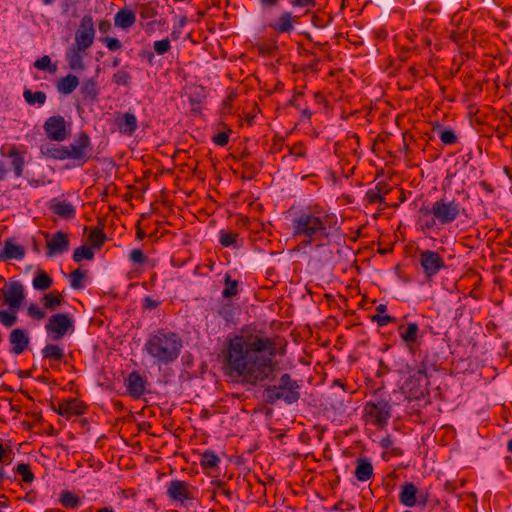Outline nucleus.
Here are the masks:
<instances>
[{"mask_svg":"<svg viewBox=\"0 0 512 512\" xmlns=\"http://www.w3.org/2000/svg\"><path fill=\"white\" fill-rule=\"evenodd\" d=\"M237 237H238V234H236V233L221 230L219 242L224 247H230L236 243Z\"/></svg>","mask_w":512,"mask_h":512,"instance_id":"a18cd8bd","label":"nucleus"},{"mask_svg":"<svg viewBox=\"0 0 512 512\" xmlns=\"http://www.w3.org/2000/svg\"><path fill=\"white\" fill-rule=\"evenodd\" d=\"M195 488L188 482L182 480H172L167 487V495L172 501L185 503L195 499Z\"/></svg>","mask_w":512,"mask_h":512,"instance_id":"ddd939ff","label":"nucleus"},{"mask_svg":"<svg viewBox=\"0 0 512 512\" xmlns=\"http://www.w3.org/2000/svg\"><path fill=\"white\" fill-rule=\"evenodd\" d=\"M88 240L93 248L100 249L106 240V236L101 229L93 227L90 229Z\"/></svg>","mask_w":512,"mask_h":512,"instance_id":"c9c22d12","label":"nucleus"},{"mask_svg":"<svg viewBox=\"0 0 512 512\" xmlns=\"http://www.w3.org/2000/svg\"><path fill=\"white\" fill-rule=\"evenodd\" d=\"M2 294L5 304L13 312H17L25 300L24 287L20 281L7 283L2 289Z\"/></svg>","mask_w":512,"mask_h":512,"instance_id":"9b49d317","label":"nucleus"},{"mask_svg":"<svg viewBox=\"0 0 512 512\" xmlns=\"http://www.w3.org/2000/svg\"><path fill=\"white\" fill-rule=\"evenodd\" d=\"M69 239L67 234L61 231L56 232L51 240L47 241L46 246L48 248V256H52L57 253H64L69 249Z\"/></svg>","mask_w":512,"mask_h":512,"instance_id":"aec40b11","label":"nucleus"},{"mask_svg":"<svg viewBox=\"0 0 512 512\" xmlns=\"http://www.w3.org/2000/svg\"><path fill=\"white\" fill-rule=\"evenodd\" d=\"M53 284V279L44 270H38L32 285L35 290L45 291L48 290Z\"/></svg>","mask_w":512,"mask_h":512,"instance_id":"c756f323","label":"nucleus"},{"mask_svg":"<svg viewBox=\"0 0 512 512\" xmlns=\"http://www.w3.org/2000/svg\"><path fill=\"white\" fill-rule=\"evenodd\" d=\"M111 25L108 21H101L98 25L99 31L106 33L110 29Z\"/></svg>","mask_w":512,"mask_h":512,"instance_id":"774afa93","label":"nucleus"},{"mask_svg":"<svg viewBox=\"0 0 512 512\" xmlns=\"http://www.w3.org/2000/svg\"><path fill=\"white\" fill-rule=\"evenodd\" d=\"M159 305V302L157 300L152 299L151 297L147 296L143 300V306L146 309L152 310L157 308Z\"/></svg>","mask_w":512,"mask_h":512,"instance_id":"0e129e2a","label":"nucleus"},{"mask_svg":"<svg viewBox=\"0 0 512 512\" xmlns=\"http://www.w3.org/2000/svg\"><path fill=\"white\" fill-rule=\"evenodd\" d=\"M399 335L403 343L414 354L418 341L419 327L415 322H410L407 325H400L398 328Z\"/></svg>","mask_w":512,"mask_h":512,"instance_id":"dca6fc26","label":"nucleus"},{"mask_svg":"<svg viewBox=\"0 0 512 512\" xmlns=\"http://www.w3.org/2000/svg\"><path fill=\"white\" fill-rule=\"evenodd\" d=\"M95 29L91 16H84L80 22V26L75 34V44L77 48L86 50L94 41Z\"/></svg>","mask_w":512,"mask_h":512,"instance_id":"4468645a","label":"nucleus"},{"mask_svg":"<svg viewBox=\"0 0 512 512\" xmlns=\"http://www.w3.org/2000/svg\"><path fill=\"white\" fill-rule=\"evenodd\" d=\"M419 262L427 280H431L440 270L446 268L444 259L432 250L422 251Z\"/></svg>","mask_w":512,"mask_h":512,"instance_id":"9d476101","label":"nucleus"},{"mask_svg":"<svg viewBox=\"0 0 512 512\" xmlns=\"http://www.w3.org/2000/svg\"><path fill=\"white\" fill-rule=\"evenodd\" d=\"M428 377L424 368L411 374L405 382V388L412 399H420L428 392Z\"/></svg>","mask_w":512,"mask_h":512,"instance_id":"1a4fd4ad","label":"nucleus"},{"mask_svg":"<svg viewBox=\"0 0 512 512\" xmlns=\"http://www.w3.org/2000/svg\"><path fill=\"white\" fill-rule=\"evenodd\" d=\"M11 455L10 449H5L3 447L2 442L0 441V463L4 462L6 459H8Z\"/></svg>","mask_w":512,"mask_h":512,"instance_id":"69168bd1","label":"nucleus"},{"mask_svg":"<svg viewBox=\"0 0 512 512\" xmlns=\"http://www.w3.org/2000/svg\"><path fill=\"white\" fill-rule=\"evenodd\" d=\"M45 309L55 311L64 301L63 296L58 291L54 290L45 294L41 299Z\"/></svg>","mask_w":512,"mask_h":512,"instance_id":"c85d7f7f","label":"nucleus"},{"mask_svg":"<svg viewBox=\"0 0 512 512\" xmlns=\"http://www.w3.org/2000/svg\"><path fill=\"white\" fill-rule=\"evenodd\" d=\"M86 274L81 269H76L70 273V285L73 289L81 290L84 288L83 280Z\"/></svg>","mask_w":512,"mask_h":512,"instance_id":"a19ab883","label":"nucleus"},{"mask_svg":"<svg viewBox=\"0 0 512 512\" xmlns=\"http://www.w3.org/2000/svg\"><path fill=\"white\" fill-rule=\"evenodd\" d=\"M300 384L292 379L288 373L282 374L276 385H269L263 391V399L268 404H274L279 400L291 405L296 403L300 397Z\"/></svg>","mask_w":512,"mask_h":512,"instance_id":"20e7f679","label":"nucleus"},{"mask_svg":"<svg viewBox=\"0 0 512 512\" xmlns=\"http://www.w3.org/2000/svg\"><path fill=\"white\" fill-rule=\"evenodd\" d=\"M79 94L84 104H92L99 95L97 83L93 79L85 80L80 88Z\"/></svg>","mask_w":512,"mask_h":512,"instance_id":"4be33fe9","label":"nucleus"},{"mask_svg":"<svg viewBox=\"0 0 512 512\" xmlns=\"http://www.w3.org/2000/svg\"><path fill=\"white\" fill-rule=\"evenodd\" d=\"M43 129L48 139L52 141L62 142L68 136L66 121L64 117L60 115L49 117L45 121Z\"/></svg>","mask_w":512,"mask_h":512,"instance_id":"f8f14e48","label":"nucleus"},{"mask_svg":"<svg viewBox=\"0 0 512 512\" xmlns=\"http://www.w3.org/2000/svg\"><path fill=\"white\" fill-rule=\"evenodd\" d=\"M282 354L284 350L278 349L275 338L261 331L247 333L244 330L230 339L223 352L230 375L251 385L272 379L278 365L275 357Z\"/></svg>","mask_w":512,"mask_h":512,"instance_id":"f257e3e1","label":"nucleus"},{"mask_svg":"<svg viewBox=\"0 0 512 512\" xmlns=\"http://www.w3.org/2000/svg\"><path fill=\"white\" fill-rule=\"evenodd\" d=\"M81 51H84V50L79 49L77 47H73L66 53V58H67L69 67L72 70H83L84 69V63H83Z\"/></svg>","mask_w":512,"mask_h":512,"instance_id":"7c9ffc66","label":"nucleus"},{"mask_svg":"<svg viewBox=\"0 0 512 512\" xmlns=\"http://www.w3.org/2000/svg\"><path fill=\"white\" fill-rule=\"evenodd\" d=\"M9 342L12 345L11 352L19 355L28 348L30 338L23 329L15 328L10 332Z\"/></svg>","mask_w":512,"mask_h":512,"instance_id":"6ab92c4d","label":"nucleus"},{"mask_svg":"<svg viewBox=\"0 0 512 512\" xmlns=\"http://www.w3.org/2000/svg\"><path fill=\"white\" fill-rule=\"evenodd\" d=\"M298 20L299 16H293L291 12H283L273 23L269 24V27L278 34L291 33Z\"/></svg>","mask_w":512,"mask_h":512,"instance_id":"a211bd4d","label":"nucleus"},{"mask_svg":"<svg viewBox=\"0 0 512 512\" xmlns=\"http://www.w3.org/2000/svg\"><path fill=\"white\" fill-rule=\"evenodd\" d=\"M16 473L22 476V480L25 483H31L34 479V474L32 473L30 466L25 463L18 464L16 468Z\"/></svg>","mask_w":512,"mask_h":512,"instance_id":"c03bdc74","label":"nucleus"},{"mask_svg":"<svg viewBox=\"0 0 512 512\" xmlns=\"http://www.w3.org/2000/svg\"><path fill=\"white\" fill-rule=\"evenodd\" d=\"M60 503L67 509L77 508L80 504V498L74 493L65 490L60 494Z\"/></svg>","mask_w":512,"mask_h":512,"instance_id":"f704fd0d","label":"nucleus"},{"mask_svg":"<svg viewBox=\"0 0 512 512\" xmlns=\"http://www.w3.org/2000/svg\"><path fill=\"white\" fill-rule=\"evenodd\" d=\"M374 189L382 197H384V195H387L391 190L390 186L385 181L378 182L375 185Z\"/></svg>","mask_w":512,"mask_h":512,"instance_id":"052dcab7","label":"nucleus"},{"mask_svg":"<svg viewBox=\"0 0 512 512\" xmlns=\"http://www.w3.org/2000/svg\"><path fill=\"white\" fill-rule=\"evenodd\" d=\"M147 380L137 371L131 372L125 379V386L128 395L134 399H139L146 390Z\"/></svg>","mask_w":512,"mask_h":512,"instance_id":"2eb2a0df","label":"nucleus"},{"mask_svg":"<svg viewBox=\"0 0 512 512\" xmlns=\"http://www.w3.org/2000/svg\"><path fill=\"white\" fill-rule=\"evenodd\" d=\"M182 348L181 336L166 328L149 334L144 345V351L159 365H169L175 362Z\"/></svg>","mask_w":512,"mask_h":512,"instance_id":"7ed1b4c3","label":"nucleus"},{"mask_svg":"<svg viewBox=\"0 0 512 512\" xmlns=\"http://www.w3.org/2000/svg\"><path fill=\"white\" fill-rule=\"evenodd\" d=\"M434 131L438 130V135L443 144L451 145L457 142V136L451 129H441L440 124H437L433 129Z\"/></svg>","mask_w":512,"mask_h":512,"instance_id":"e433bc0d","label":"nucleus"},{"mask_svg":"<svg viewBox=\"0 0 512 512\" xmlns=\"http://www.w3.org/2000/svg\"><path fill=\"white\" fill-rule=\"evenodd\" d=\"M136 22V15L129 9H120L114 17V24L116 27L127 30L131 28Z\"/></svg>","mask_w":512,"mask_h":512,"instance_id":"b1692460","label":"nucleus"},{"mask_svg":"<svg viewBox=\"0 0 512 512\" xmlns=\"http://www.w3.org/2000/svg\"><path fill=\"white\" fill-rule=\"evenodd\" d=\"M52 211L63 219H72L76 215L75 208L67 201L57 202L52 206Z\"/></svg>","mask_w":512,"mask_h":512,"instance_id":"cd10ccee","label":"nucleus"},{"mask_svg":"<svg viewBox=\"0 0 512 512\" xmlns=\"http://www.w3.org/2000/svg\"><path fill=\"white\" fill-rule=\"evenodd\" d=\"M93 152L91 139L86 132L79 133L73 142L65 146L66 159L73 160L78 166H83Z\"/></svg>","mask_w":512,"mask_h":512,"instance_id":"39448f33","label":"nucleus"},{"mask_svg":"<svg viewBox=\"0 0 512 512\" xmlns=\"http://www.w3.org/2000/svg\"><path fill=\"white\" fill-rule=\"evenodd\" d=\"M139 13L143 19H149V18L154 17V15H155L154 9L148 4L141 5L140 9H139Z\"/></svg>","mask_w":512,"mask_h":512,"instance_id":"6e6d98bb","label":"nucleus"},{"mask_svg":"<svg viewBox=\"0 0 512 512\" xmlns=\"http://www.w3.org/2000/svg\"><path fill=\"white\" fill-rule=\"evenodd\" d=\"M25 256V249L21 245L13 243L12 239H7L4 244V249L0 254L2 259H16L21 260Z\"/></svg>","mask_w":512,"mask_h":512,"instance_id":"393cba45","label":"nucleus"},{"mask_svg":"<svg viewBox=\"0 0 512 512\" xmlns=\"http://www.w3.org/2000/svg\"><path fill=\"white\" fill-rule=\"evenodd\" d=\"M418 489L412 482H406L401 486L399 494L400 503L406 507H413L417 503Z\"/></svg>","mask_w":512,"mask_h":512,"instance_id":"5701e85b","label":"nucleus"},{"mask_svg":"<svg viewBox=\"0 0 512 512\" xmlns=\"http://www.w3.org/2000/svg\"><path fill=\"white\" fill-rule=\"evenodd\" d=\"M130 260L138 265H143L147 262V257L141 249H133L129 255Z\"/></svg>","mask_w":512,"mask_h":512,"instance_id":"3c124183","label":"nucleus"},{"mask_svg":"<svg viewBox=\"0 0 512 512\" xmlns=\"http://www.w3.org/2000/svg\"><path fill=\"white\" fill-rule=\"evenodd\" d=\"M372 321L377 322L379 326H385L388 323L395 320V318L389 316V315H374L372 316Z\"/></svg>","mask_w":512,"mask_h":512,"instance_id":"bf43d9fd","label":"nucleus"},{"mask_svg":"<svg viewBox=\"0 0 512 512\" xmlns=\"http://www.w3.org/2000/svg\"><path fill=\"white\" fill-rule=\"evenodd\" d=\"M225 285H226V287L222 291V296L224 298L233 297V296H235L238 293V290H237L238 283H237V281L236 280H231V277L228 274H226V276H225Z\"/></svg>","mask_w":512,"mask_h":512,"instance_id":"37998d69","label":"nucleus"},{"mask_svg":"<svg viewBox=\"0 0 512 512\" xmlns=\"http://www.w3.org/2000/svg\"><path fill=\"white\" fill-rule=\"evenodd\" d=\"M78 85V77L73 74H68L57 81L56 88L60 94L68 95L71 94L78 87Z\"/></svg>","mask_w":512,"mask_h":512,"instance_id":"a878e982","label":"nucleus"},{"mask_svg":"<svg viewBox=\"0 0 512 512\" xmlns=\"http://www.w3.org/2000/svg\"><path fill=\"white\" fill-rule=\"evenodd\" d=\"M94 258V252L92 248L86 245H82L75 249L73 253V260L75 262H81L83 259L92 260Z\"/></svg>","mask_w":512,"mask_h":512,"instance_id":"ea45409f","label":"nucleus"},{"mask_svg":"<svg viewBox=\"0 0 512 512\" xmlns=\"http://www.w3.org/2000/svg\"><path fill=\"white\" fill-rule=\"evenodd\" d=\"M33 65L39 70H47L50 73H55L57 71V66L52 64L51 58L48 55H44L37 59Z\"/></svg>","mask_w":512,"mask_h":512,"instance_id":"79ce46f5","label":"nucleus"},{"mask_svg":"<svg viewBox=\"0 0 512 512\" xmlns=\"http://www.w3.org/2000/svg\"><path fill=\"white\" fill-rule=\"evenodd\" d=\"M421 221H423V227H425L426 229H432L437 220L431 216L429 218H424Z\"/></svg>","mask_w":512,"mask_h":512,"instance_id":"338daca9","label":"nucleus"},{"mask_svg":"<svg viewBox=\"0 0 512 512\" xmlns=\"http://www.w3.org/2000/svg\"><path fill=\"white\" fill-rule=\"evenodd\" d=\"M220 462L219 457L213 451H205L201 455V466L206 469L215 468Z\"/></svg>","mask_w":512,"mask_h":512,"instance_id":"4c0bfd02","label":"nucleus"},{"mask_svg":"<svg viewBox=\"0 0 512 512\" xmlns=\"http://www.w3.org/2000/svg\"><path fill=\"white\" fill-rule=\"evenodd\" d=\"M356 464L355 477L357 480L367 481L373 476V466L367 458H358Z\"/></svg>","mask_w":512,"mask_h":512,"instance_id":"bb28decb","label":"nucleus"},{"mask_svg":"<svg viewBox=\"0 0 512 512\" xmlns=\"http://www.w3.org/2000/svg\"><path fill=\"white\" fill-rule=\"evenodd\" d=\"M113 81L118 86H128L131 81V75L125 70H118L113 75Z\"/></svg>","mask_w":512,"mask_h":512,"instance_id":"09e8293b","label":"nucleus"},{"mask_svg":"<svg viewBox=\"0 0 512 512\" xmlns=\"http://www.w3.org/2000/svg\"><path fill=\"white\" fill-rule=\"evenodd\" d=\"M366 199L369 203H380V204H386L384 197L380 196L374 188L369 189L366 192Z\"/></svg>","mask_w":512,"mask_h":512,"instance_id":"864d4df0","label":"nucleus"},{"mask_svg":"<svg viewBox=\"0 0 512 512\" xmlns=\"http://www.w3.org/2000/svg\"><path fill=\"white\" fill-rule=\"evenodd\" d=\"M364 412L372 419L375 426L384 428L391 417V405L385 400L369 401L364 406Z\"/></svg>","mask_w":512,"mask_h":512,"instance_id":"0eeeda50","label":"nucleus"},{"mask_svg":"<svg viewBox=\"0 0 512 512\" xmlns=\"http://www.w3.org/2000/svg\"><path fill=\"white\" fill-rule=\"evenodd\" d=\"M153 47H154L155 52L158 55H163L170 50L171 45H170L169 39H163V40L155 41L153 44Z\"/></svg>","mask_w":512,"mask_h":512,"instance_id":"603ef678","label":"nucleus"},{"mask_svg":"<svg viewBox=\"0 0 512 512\" xmlns=\"http://www.w3.org/2000/svg\"><path fill=\"white\" fill-rule=\"evenodd\" d=\"M290 153L297 157H304L306 155L305 149L301 143L293 145L290 149Z\"/></svg>","mask_w":512,"mask_h":512,"instance_id":"e2e57ef3","label":"nucleus"},{"mask_svg":"<svg viewBox=\"0 0 512 512\" xmlns=\"http://www.w3.org/2000/svg\"><path fill=\"white\" fill-rule=\"evenodd\" d=\"M10 157L12 158L11 164H12L15 175L17 177H21L23 174V168H24V158H23L22 154H20L16 150H13L10 153Z\"/></svg>","mask_w":512,"mask_h":512,"instance_id":"58836bf2","label":"nucleus"},{"mask_svg":"<svg viewBox=\"0 0 512 512\" xmlns=\"http://www.w3.org/2000/svg\"><path fill=\"white\" fill-rule=\"evenodd\" d=\"M23 97L29 105H35V104L44 105L46 102V99H47V96L44 92H42V91L32 92L29 89L24 90Z\"/></svg>","mask_w":512,"mask_h":512,"instance_id":"72a5a7b5","label":"nucleus"},{"mask_svg":"<svg viewBox=\"0 0 512 512\" xmlns=\"http://www.w3.org/2000/svg\"><path fill=\"white\" fill-rule=\"evenodd\" d=\"M52 408L57 414L65 416L67 418L73 415H80L83 413L81 410V405L77 399L61 401L58 403L57 407L52 405Z\"/></svg>","mask_w":512,"mask_h":512,"instance_id":"412c9836","label":"nucleus"},{"mask_svg":"<svg viewBox=\"0 0 512 512\" xmlns=\"http://www.w3.org/2000/svg\"><path fill=\"white\" fill-rule=\"evenodd\" d=\"M433 203L431 204V206H421L418 210V214H419V217H420V220L424 219V218H429V217H433Z\"/></svg>","mask_w":512,"mask_h":512,"instance_id":"680f3d73","label":"nucleus"},{"mask_svg":"<svg viewBox=\"0 0 512 512\" xmlns=\"http://www.w3.org/2000/svg\"><path fill=\"white\" fill-rule=\"evenodd\" d=\"M462 207L456 199L442 197L433 202V217L441 225L454 222L460 215Z\"/></svg>","mask_w":512,"mask_h":512,"instance_id":"423d86ee","label":"nucleus"},{"mask_svg":"<svg viewBox=\"0 0 512 512\" xmlns=\"http://www.w3.org/2000/svg\"><path fill=\"white\" fill-rule=\"evenodd\" d=\"M105 43L110 51H117L122 48V43L117 38L107 37Z\"/></svg>","mask_w":512,"mask_h":512,"instance_id":"4d7b16f0","label":"nucleus"},{"mask_svg":"<svg viewBox=\"0 0 512 512\" xmlns=\"http://www.w3.org/2000/svg\"><path fill=\"white\" fill-rule=\"evenodd\" d=\"M42 356L44 359L61 361L64 357V350L57 344H47L42 349Z\"/></svg>","mask_w":512,"mask_h":512,"instance_id":"473e14b6","label":"nucleus"},{"mask_svg":"<svg viewBox=\"0 0 512 512\" xmlns=\"http://www.w3.org/2000/svg\"><path fill=\"white\" fill-rule=\"evenodd\" d=\"M328 215L318 206H309L294 212L291 220V230L294 239H300L298 248H305L312 243L317 247L323 246L328 240L330 227Z\"/></svg>","mask_w":512,"mask_h":512,"instance_id":"f03ea898","label":"nucleus"},{"mask_svg":"<svg viewBox=\"0 0 512 512\" xmlns=\"http://www.w3.org/2000/svg\"><path fill=\"white\" fill-rule=\"evenodd\" d=\"M27 314L29 317L37 321L43 320L46 317V312L34 303H31L27 307Z\"/></svg>","mask_w":512,"mask_h":512,"instance_id":"de8ad7c7","label":"nucleus"},{"mask_svg":"<svg viewBox=\"0 0 512 512\" xmlns=\"http://www.w3.org/2000/svg\"><path fill=\"white\" fill-rule=\"evenodd\" d=\"M218 315L221 316L226 322H231L234 318V310L230 304L222 305L218 311Z\"/></svg>","mask_w":512,"mask_h":512,"instance_id":"8fccbe9b","label":"nucleus"},{"mask_svg":"<svg viewBox=\"0 0 512 512\" xmlns=\"http://www.w3.org/2000/svg\"><path fill=\"white\" fill-rule=\"evenodd\" d=\"M229 141V135L226 132H220L213 137V142L218 146H225Z\"/></svg>","mask_w":512,"mask_h":512,"instance_id":"13d9d810","label":"nucleus"},{"mask_svg":"<svg viewBox=\"0 0 512 512\" xmlns=\"http://www.w3.org/2000/svg\"><path fill=\"white\" fill-rule=\"evenodd\" d=\"M41 153L56 160H66L65 146L47 144L41 146Z\"/></svg>","mask_w":512,"mask_h":512,"instance_id":"2f4dec72","label":"nucleus"},{"mask_svg":"<svg viewBox=\"0 0 512 512\" xmlns=\"http://www.w3.org/2000/svg\"><path fill=\"white\" fill-rule=\"evenodd\" d=\"M114 123L119 132L128 136H131L137 130V118L130 112L115 113Z\"/></svg>","mask_w":512,"mask_h":512,"instance_id":"f3484780","label":"nucleus"},{"mask_svg":"<svg viewBox=\"0 0 512 512\" xmlns=\"http://www.w3.org/2000/svg\"><path fill=\"white\" fill-rule=\"evenodd\" d=\"M0 322L5 327H12L17 322L16 312L0 310Z\"/></svg>","mask_w":512,"mask_h":512,"instance_id":"49530a36","label":"nucleus"},{"mask_svg":"<svg viewBox=\"0 0 512 512\" xmlns=\"http://www.w3.org/2000/svg\"><path fill=\"white\" fill-rule=\"evenodd\" d=\"M289 3L295 8H313L316 5V0H289Z\"/></svg>","mask_w":512,"mask_h":512,"instance_id":"5fc2aeb1","label":"nucleus"},{"mask_svg":"<svg viewBox=\"0 0 512 512\" xmlns=\"http://www.w3.org/2000/svg\"><path fill=\"white\" fill-rule=\"evenodd\" d=\"M74 322L66 313L53 314L45 325V329L53 340L62 339L68 331H72Z\"/></svg>","mask_w":512,"mask_h":512,"instance_id":"6e6552de","label":"nucleus"}]
</instances>
